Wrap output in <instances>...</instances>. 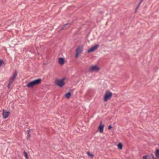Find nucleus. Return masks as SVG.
Wrapping results in <instances>:
<instances>
[{
    "label": "nucleus",
    "mask_w": 159,
    "mask_h": 159,
    "mask_svg": "<svg viewBox=\"0 0 159 159\" xmlns=\"http://www.w3.org/2000/svg\"><path fill=\"white\" fill-rule=\"evenodd\" d=\"M70 26V25L68 23L65 24L63 27H61L60 30H59L58 31H61L64 29H66Z\"/></svg>",
    "instance_id": "10"
},
{
    "label": "nucleus",
    "mask_w": 159,
    "mask_h": 159,
    "mask_svg": "<svg viewBox=\"0 0 159 159\" xmlns=\"http://www.w3.org/2000/svg\"><path fill=\"white\" fill-rule=\"evenodd\" d=\"M104 126V125L103 124H102V122H101L100 125L98 127V129H99V131L100 133H102L103 132Z\"/></svg>",
    "instance_id": "9"
},
{
    "label": "nucleus",
    "mask_w": 159,
    "mask_h": 159,
    "mask_svg": "<svg viewBox=\"0 0 159 159\" xmlns=\"http://www.w3.org/2000/svg\"><path fill=\"white\" fill-rule=\"evenodd\" d=\"M141 3V2H139V4H138V6H137V8H136L137 9L139 8V7L140 4Z\"/></svg>",
    "instance_id": "18"
},
{
    "label": "nucleus",
    "mask_w": 159,
    "mask_h": 159,
    "mask_svg": "<svg viewBox=\"0 0 159 159\" xmlns=\"http://www.w3.org/2000/svg\"><path fill=\"white\" fill-rule=\"evenodd\" d=\"M156 155L157 157H159V150L157 149L156 152Z\"/></svg>",
    "instance_id": "13"
},
{
    "label": "nucleus",
    "mask_w": 159,
    "mask_h": 159,
    "mask_svg": "<svg viewBox=\"0 0 159 159\" xmlns=\"http://www.w3.org/2000/svg\"><path fill=\"white\" fill-rule=\"evenodd\" d=\"M112 95V93H111L109 91H106L104 97V101L106 102L108 100L110 99Z\"/></svg>",
    "instance_id": "4"
},
{
    "label": "nucleus",
    "mask_w": 159,
    "mask_h": 159,
    "mask_svg": "<svg viewBox=\"0 0 159 159\" xmlns=\"http://www.w3.org/2000/svg\"><path fill=\"white\" fill-rule=\"evenodd\" d=\"M24 153L25 155V156L26 159H28V158L27 154V152L25 151L24 152Z\"/></svg>",
    "instance_id": "15"
},
{
    "label": "nucleus",
    "mask_w": 159,
    "mask_h": 159,
    "mask_svg": "<svg viewBox=\"0 0 159 159\" xmlns=\"http://www.w3.org/2000/svg\"><path fill=\"white\" fill-rule=\"evenodd\" d=\"M11 83V81H9V84H8V85H7V87H8V88H9V87H10V84L11 83Z\"/></svg>",
    "instance_id": "19"
},
{
    "label": "nucleus",
    "mask_w": 159,
    "mask_h": 159,
    "mask_svg": "<svg viewBox=\"0 0 159 159\" xmlns=\"http://www.w3.org/2000/svg\"><path fill=\"white\" fill-rule=\"evenodd\" d=\"M42 81L41 78H38L28 83L26 86L29 88H32L35 85L39 84Z\"/></svg>",
    "instance_id": "1"
},
{
    "label": "nucleus",
    "mask_w": 159,
    "mask_h": 159,
    "mask_svg": "<svg viewBox=\"0 0 159 159\" xmlns=\"http://www.w3.org/2000/svg\"><path fill=\"white\" fill-rule=\"evenodd\" d=\"M58 62L61 65H63L65 62V60L64 58L60 57L58 59Z\"/></svg>",
    "instance_id": "11"
},
{
    "label": "nucleus",
    "mask_w": 159,
    "mask_h": 159,
    "mask_svg": "<svg viewBox=\"0 0 159 159\" xmlns=\"http://www.w3.org/2000/svg\"><path fill=\"white\" fill-rule=\"evenodd\" d=\"M100 70V68L96 65L92 66L89 69V71L92 72L93 71H97Z\"/></svg>",
    "instance_id": "5"
},
{
    "label": "nucleus",
    "mask_w": 159,
    "mask_h": 159,
    "mask_svg": "<svg viewBox=\"0 0 159 159\" xmlns=\"http://www.w3.org/2000/svg\"><path fill=\"white\" fill-rule=\"evenodd\" d=\"M65 79V78L61 80L56 79L55 81V83L57 86L60 88H62L65 85L64 80Z\"/></svg>",
    "instance_id": "2"
},
{
    "label": "nucleus",
    "mask_w": 159,
    "mask_h": 159,
    "mask_svg": "<svg viewBox=\"0 0 159 159\" xmlns=\"http://www.w3.org/2000/svg\"><path fill=\"white\" fill-rule=\"evenodd\" d=\"M88 156L91 158H92L94 156L93 154L90 153L89 152H86Z\"/></svg>",
    "instance_id": "12"
},
{
    "label": "nucleus",
    "mask_w": 159,
    "mask_h": 159,
    "mask_svg": "<svg viewBox=\"0 0 159 159\" xmlns=\"http://www.w3.org/2000/svg\"><path fill=\"white\" fill-rule=\"evenodd\" d=\"M65 97L67 98H70V92L65 95Z\"/></svg>",
    "instance_id": "16"
},
{
    "label": "nucleus",
    "mask_w": 159,
    "mask_h": 159,
    "mask_svg": "<svg viewBox=\"0 0 159 159\" xmlns=\"http://www.w3.org/2000/svg\"><path fill=\"white\" fill-rule=\"evenodd\" d=\"M118 148L120 149H122V143H120L117 145Z\"/></svg>",
    "instance_id": "14"
},
{
    "label": "nucleus",
    "mask_w": 159,
    "mask_h": 159,
    "mask_svg": "<svg viewBox=\"0 0 159 159\" xmlns=\"http://www.w3.org/2000/svg\"><path fill=\"white\" fill-rule=\"evenodd\" d=\"M28 135L29 138H30V133H28Z\"/></svg>",
    "instance_id": "23"
},
{
    "label": "nucleus",
    "mask_w": 159,
    "mask_h": 159,
    "mask_svg": "<svg viewBox=\"0 0 159 159\" xmlns=\"http://www.w3.org/2000/svg\"><path fill=\"white\" fill-rule=\"evenodd\" d=\"M10 112L9 111H5V110L4 109L3 110V113H2V116L3 118L4 119H6L7 118L9 114H10Z\"/></svg>",
    "instance_id": "6"
},
{
    "label": "nucleus",
    "mask_w": 159,
    "mask_h": 159,
    "mask_svg": "<svg viewBox=\"0 0 159 159\" xmlns=\"http://www.w3.org/2000/svg\"><path fill=\"white\" fill-rule=\"evenodd\" d=\"M143 159H148L147 158V156H144L143 157Z\"/></svg>",
    "instance_id": "21"
},
{
    "label": "nucleus",
    "mask_w": 159,
    "mask_h": 159,
    "mask_svg": "<svg viewBox=\"0 0 159 159\" xmlns=\"http://www.w3.org/2000/svg\"><path fill=\"white\" fill-rule=\"evenodd\" d=\"M112 128V126L111 125H109L108 127V129H110Z\"/></svg>",
    "instance_id": "20"
},
{
    "label": "nucleus",
    "mask_w": 159,
    "mask_h": 159,
    "mask_svg": "<svg viewBox=\"0 0 159 159\" xmlns=\"http://www.w3.org/2000/svg\"><path fill=\"white\" fill-rule=\"evenodd\" d=\"M30 131H31V129H30L28 130L27 131L28 132V133H29Z\"/></svg>",
    "instance_id": "22"
},
{
    "label": "nucleus",
    "mask_w": 159,
    "mask_h": 159,
    "mask_svg": "<svg viewBox=\"0 0 159 159\" xmlns=\"http://www.w3.org/2000/svg\"><path fill=\"white\" fill-rule=\"evenodd\" d=\"M83 46L80 45L77 47L76 49V53L75 57L77 59L79 56L82 53L83 51Z\"/></svg>",
    "instance_id": "3"
},
{
    "label": "nucleus",
    "mask_w": 159,
    "mask_h": 159,
    "mask_svg": "<svg viewBox=\"0 0 159 159\" xmlns=\"http://www.w3.org/2000/svg\"><path fill=\"white\" fill-rule=\"evenodd\" d=\"M3 63V61L2 60H0V66H1L2 64Z\"/></svg>",
    "instance_id": "17"
},
{
    "label": "nucleus",
    "mask_w": 159,
    "mask_h": 159,
    "mask_svg": "<svg viewBox=\"0 0 159 159\" xmlns=\"http://www.w3.org/2000/svg\"><path fill=\"white\" fill-rule=\"evenodd\" d=\"M17 75V72L16 71L14 73L12 76L10 78V81H11V83H12L13 82V80L16 78Z\"/></svg>",
    "instance_id": "8"
},
{
    "label": "nucleus",
    "mask_w": 159,
    "mask_h": 159,
    "mask_svg": "<svg viewBox=\"0 0 159 159\" xmlns=\"http://www.w3.org/2000/svg\"><path fill=\"white\" fill-rule=\"evenodd\" d=\"M98 45H96L93 46L91 47V48L89 49L88 50V52H93L97 49L98 47Z\"/></svg>",
    "instance_id": "7"
},
{
    "label": "nucleus",
    "mask_w": 159,
    "mask_h": 159,
    "mask_svg": "<svg viewBox=\"0 0 159 159\" xmlns=\"http://www.w3.org/2000/svg\"><path fill=\"white\" fill-rule=\"evenodd\" d=\"M143 1V0H141V1H140V2H142Z\"/></svg>",
    "instance_id": "24"
},
{
    "label": "nucleus",
    "mask_w": 159,
    "mask_h": 159,
    "mask_svg": "<svg viewBox=\"0 0 159 159\" xmlns=\"http://www.w3.org/2000/svg\"><path fill=\"white\" fill-rule=\"evenodd\" d=\"M70 96L71 95V93H70Z\"/></svg>",
    "instance_id": "25"
}]
</instances>
